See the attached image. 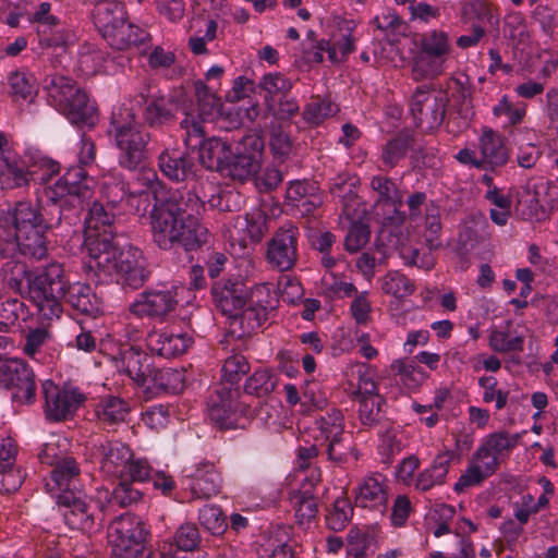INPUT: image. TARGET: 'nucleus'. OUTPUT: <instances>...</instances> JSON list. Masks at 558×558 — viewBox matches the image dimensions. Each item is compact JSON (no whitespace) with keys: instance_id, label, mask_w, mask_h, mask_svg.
Returning a JSON list of instances; mask_svg holds the SVG:
<instances>
[{"instance_id":"obj_58","label":"nucleus","mask_w":558,"mask_h":558,"mask_svg":"<svg viewBox=\"0 0 558 558\" xmlns=\"http://www.w3.org/2000/svg\"><path fill=\"white\" fill-rule=\"evenodd\" d=\"M324 446L326 447L327 459L338 466L348 463L350 458L354 461L359 459L357 451L352 444L348 441L345 434L332 439Z\"/></svg>"},{"instance_id":"obj_18","label":"nucleus","mask_w":558,"mask_h":558,"mask_svg":"<svg viewBox=\"0 0 558 558\" xmlns=\"http://www.w3.org/2000/svg\"><path fill=\"white\" fill-rule=\"evenodd\" d=\"M477 150L484 170L495 171L509 160V150L504 136L489 126H483L477 138Z\"/></svg>"},{"instance_id":"obj_41","label":"nucleus","mask_w":558,"mask_h":558,"mask_svg":"<svg viewBox=\"0 0 558 558\" xmlns=\"http://www.w3.org/2000/svg\"><path fill=\"white\" fill-rule=\"evenodd\" d=\"M8 93L13 101H33L37 95L36 78L24 70H16L8 75Z\"/></svg>"},{"instance_id":"obj_34","label":"nucleus","mask_w":558,"mask_h":558,"mask_svg":"<svg viewBox=\"0 0 558 558\" xmlns=\"http://www.w3.org/2000/svg\"><path fill=\"white\" fill-rule=\"evenodd\" d=\"M201 162L210 170L221 173L227 159L232 155L228 141L211 137L206 140L198 148Z\"/></svg>"},{"instance_id":"obj_51","label":"nucleus","mask_w":558,"mask_h":558,"mask_svg":"<svg viewBox=\"0 0 558 558\" xmlns=\"http://www.w3.org/2000/svg\"><path fill=\"white\" fill-rule=\"evenodd\" d=\"M258 87L266 93L267 110H272L275 98L288 94L292 88V82L281 73H267L260 78Z\"/></svg>"},{"instance_id":"obj_14","label":"nucleus","mask_w":558,"mask_h":558,"mask_svg":"<svg viewBox=\"0 0 558 558\" xmlns=\"http://www.w3.org/2000/svg\"><path fill=\"white\" fill-rule=\"evenodd\" d=\"M114 235L96 231H85L83 253L88 270L98 276L112 274V260L116 257V247L112 244Z\"/></svg>"},{"instance_id":"obj_12","label":"nucleus","mask_w":558,"mask_h":558,"mask_svg":"<svg viewBox=\"0 0 558 558\" xmlns=\"http://www.w3.org/2000/svg\"><path fill=\"white\" fill-rule=\"evenodd\" d=\"M300 230L292 223H286L275 231L267 243L266 260L279 271L291 270L298 260Z\"/></svg>"},{"instance_id":"obj_33","label":"nucleus","mask_w":558,"mask_h":558,"mask_svg":"<svg viewBox=\"0 0 558 558\" xmlns=\"http://www.w3.org/2000/svg\"><path fill=\"white\" fill-rule=\"evenodd\" d=\"M175 104L163 95H154L143 111L144 122L158 129L172 122L175 118Z\"/></svg>"},{"instance_id":"obj_21","label":"nucleus","mask_w":558,"mask_h":558,"mask_svg":"<svg viewBox=\"0 0 558 558\" xmlns=\"http://www.w3.org/2000/svg\"><path fill=\"white\" fill-rule=\"evenodd\" d=\"M158 166L165 177L174 182H184L195 178L196 163L187 151L165 150L158 157Z\"/></svg>"},{"instance_id":"obj_47","label":"nucleus","mask_w":558,"mask_h":558,"mask_svg":"<svg viewBox=\"0 0 558 558\" xmlns=\"http://www.w3.org/2000/svg\"><path fill=\"white\" fill-rule=\"evenodd\" d=\"M147 389L178 392L183 387L182 373L173 368H150Z\"/></svg>"},{"instance_id":"obj_37","label":"nucleus","mask_w":558,"mask_h":558,"mask_svg":"<svg viewBox=\"0 0 558 558\" xmlns=\"http://www.w3.org/2000/svg\"><path fill=\"white\" fill-rule=\"evenodd\" d=\"M414 137L409 132H399L390 137L381 147L380 160L388 169H392L403 160L414 146Z\"/></svg>"},{"instance_id":"obj_50","label":"nucleus","mask_w":558,"mask_h":558,"mask_svg":"<svg viewBox=\"0 0 558 558\" xmlns=\"http://www.w3.org/2000/svg\"><path fill=\"white\" fill-rule=\"evenodd\" d=\"M290 123L274 121L269 129V147L274 156L286 160L293 150V141L288 132Z\"/></svg>"},{"instance_id":"obj_63","label":"nucleus","mask_w":558,"mask_h":558,"mask_svg":"<svg viewBox=\"0 0 558 558\" xmlns=\"http://www.w3.org/2000/svg\"><path fill=\"white\" fill-rule=\"evenodd\" d=\"M204 123L205 122L193 114H186V117L181 121V128L185 131L183 141L187 149H198L206 141Z\"/></svg>"},{"instance_id":"obj_32","label":"nucleus","mask_w":558,"mask_h":558,"mask_svg":"<svg viewBox=\"0 0 558 558\" xmlns=\"http://www.w3.org/2000/svg\"><path fill=\"white\" fill-rule=\"evenodd\" d=\"M371 187L377 194V203L395 207V215L390 218L393 223L401 225L405 221V213L399 208L403 204V196L397 189L395 182L385 175H375L371 180Z\"/></svg>"},{"instance_id":"obj_7","label":"nucleus","mask_w":558,"mask_h":558,"mask_svg":"<svg viewBox=\"0 0 558 558\" xmlns=\"http://www.w3.org/2000/svg\"><path fill=\"white\" fill-rule=\"evenodd\" d=\"M92 456L100 472L110 478L148 481L151 468L144 459H135L131 448L118 440L102 439L93 444Z\"/></svg>"},{"instance_id":"obj_3","label":"nucleus","mask_w":558,"mask_h":558,"mask_svg":"<svg viewBox=\"0 0 558 558\" xmlns=\"http://www.w3.org/2000/svg\"><path fill=\"white\" fill-rule=\"evenodd\" d=\"M56 225L53 219H45L40 206L31 201H20L0 218V257L14 256L19 251L23 256L41 260L47 256L45 232Z\"/></svg>"},{"instance_id":"obj_31","label":"nucleus","mask_w":558,"mask_h":558,"mask_svg":"<svg viewBox=\"0 0 558 558\" xmlns=\"http://www.w3.org/2000/svg\"><path fill=\"white\" fill-rule=\"evenodd\" d=\"M126 17L125 7L121 2L101 0L95 4L93 10L94 24L104 38Z\"/></svg>"},{"instance_id":"obj_60","label":"nucleus","mask_w":558,"mask_h":558,"mask_svg":"<svg viewBox=\"0 0 558 558\" xmlns=\"http://www.w3.org/2000/svg\"><path fill=\"white\" fill-rule=\"evenodd\" d=\"M355 400L359 402L357 413L361 423L368 427L378 424L383 417L384 399L379 395H373V397H361Z\"/></svg>"},{"instance_id":"obj_17","label":"nucleus","mask_w":558,"mask_h":558,"mask_svg":"<svg viewBox=\"0 0 558 558\" xmlns=\"http://www.w3.org/2000/svg\"><path fill=\"white\" fill-rule=\"evenodd\" d=\"M178 305L177 292L173 289H149L142 292L130 305V311L138 317L165 319Z\"/></svg>"},{"instance_id":"obj_10","label":"nucleus","mask_w":558,"mask_h":558,"mask_svg":"<svg viewBox=\"0 0 558 558\" xmlns=\"http://www.w3.org/2000/svg\"><path fill=\"white\" fill-rule=\"evenodd\" d=\"M207 411L210 421L216 426L221 429H229L236 425L239 414H246L247 407L240 400L238 388L220 383L208 398Z\"/></svg>"},{"instance_id":"obj_45","label":"nucleus","mask_w":558,"mask_h":558,"mask_svg":"<svg viewBox=\"0 0 558 558\" xmlns=\"http://www.w3.org/2000/svg\"><path fill=\"white\" fill-rule=\"evenodd\" d=\"M278 378L268 368L256 369L244 383L243 390L247 396L258 399L268 397L277 387Z\"/></svg>"},{"instance_id":"obj_40","label":"nucleus","mask_w":558,"mask_h":558,"mask_svg":"<svg viewBox=\"0 0 558 558\" xmlns=\"http://www.w3.org/2000/svg\"><path fill=\"white\" fill-rule=\"evenodd\" d=\"M96 416L106 426H112L125 421L130 413L129 403L116 396H106L96 405Z\"/></svg>"},{"instance_id":"obj_15","label":"nucleus","mask_w":558,"mask_h":558,"mask_svg":"<svg viewBox=\"0 0 558 558\" xmlns=\"http://www.w3.org/2000/svg\"><path fill=\"white\" fill-rule=\"evenodd\" d=\"M148 533L144 525H114L108 532L114 558H150L145 553Z\"/></svg>"},{"instance_id":"obj_56","label":"nucleus","mask_w":558,"mask_h":558,"mask_svg":"<svg viewBox=\"0 0 558 558\" xmlns=\"http://www.w3.org/2000/svg\"><path fill=\"white\" fill-rule=\"evenodd\" d=\"M196 99L199 118L203 122L213 121L220 112L221 102L204 83L196 84Z\"/></svg>"},{"instance_id":"obj_43","label":"nucleus","mask_w":558,"mask_h":558,"mask_svg":"<svg viewBox=\"0 0 558 558\" xmlns=\"http://www.w3.org/2000/svg\"><path fill=\"white\" fill-rule=\"evenodd\" d=\"M315 191L316 186L307 181H293L287 189L286 198L293 206L301 207L304 213L310 214L322 203Z\"/></svg>"},{"instance_id":"obj_19","label":"nucleus","mask_w":558,"mask_h":558,"mask_svg":"<svg viewBox=\"0 0 558 558\" xmlns=\"http://www.w3.org/2000/svg\"><path fill=\"white\" fill-rule=\"evenodd\" d=\"M112 48L118 50L136 49L140 53H146L151 46L150 34L128 21L113 28V31L104 38Z\"/></svg>"},{"instance_id":"obj_5","label":"nucleus","mask_w":558,"mask_h":558,"mask_svg":"<svg viewBox=\"0 0 558 558\" xmlns=\"http://www.w3.org/2000/svg\"><path fill=\"white\" fill-rule=\"evenodd\" d=\"M108 135L122 168L134 171L145 162L151 137L131 108L121 106L112 111Z\"/></svg>"},{"instance_id":"obj_30","label":"nucleus","mask_w":558,"mask_h":558,"mask_svg":"<svg viewBox=\"0 0 558 558\" xmlns=\"http://www.w3.org/2000/svg\"><path fill=\"white\" fill-rule=\"evenodd\" d=\"M268 294L269 289L266 284L256 287L252 291V303L239 312L238 318L241 325L248 331L259 328L267 319L268 308L272 306L269 301L263 300L262 296H268Z\"/></svg>"},{"instance_id":"obj_6","label":"nucleus","mask_w":558,"mask_h":558,"mask_svg":"<svg viewBox=\"0 0 558 558\" xmlns=\"http://www.w3.org/2000/svg\"><path fill=\"white\" fill-rule=\"evenodd\" d=\"M46 88L49 102L72 124L78 128L97 124L99 116L95 101L72 78L53 75Z\"/></svg>"},{"instance_id":"obj_53","label":"nucleus","mask_w":558,"mask_h":558,"mask_svg":"<svg viewBox=\"0 0 558 558\" xmlns=\"http://www.w3.org/2000/svg\"><path fill=\"white\" fill-rule=\"evenodd\" d=\"M524 339L523 335L511 333L510 330L493 329L488 344L497 353H518L523 351Z\"/></svg>"},{"instance_id":"obj_24","label":"nucleus","mask_w":558,"mask_h":558,"mask_svg":"<svg viewBox=\"0 0 558 558\" xmlns=\"http://www.w3.org/2000/svg\"><path fill=\"white\" fill-rule=\"evenodd\" d=\"M244 286L239 281H220L211 288V294L216 306L222 314L238 318L239 312L245 305Z\"/></svg>"},{"instance_id":"obj_57","label":"nucleus","mask_w":558,"mask_h":558,"mask_svg":"<svg viewBox=\"0 0 558 558\" xmlns=\"http://www.w3.org/2000/svg\"><path fill=\"white\" fill-rule=\"evenodd\" d=\"M390 371L399 377V381L409 389H416L425 378V374L420 366L407 362L405 360H395L390 364Z\"/></svg>"},{"instance_id":"obj_44","label":"nucleus","mask_w":558,"mask_h":558,"mask_svg":"<svg viewBox=\"0 0 558 558\" xmlns=\"http://www.w3.org/2000/svg\"><path fill=\"white\" fill-rule=\"evenodd\" d=\"M448 59L434 57L420 49L413 58L412 76L414 81L434 78L444 73Z\"/></svg>"},{"instance_id":"obj_27","label":"nucleus","mask_w":558,"mask_h":558,"mask_svg":"<svg viewBox=\"0 0 558 558\" xmlns=\"http://www.w3.org/2000/svg\"><path fill=\"white\" fill-rule=\"evenodd\" d=\"M454 458L453 451L446 450L438 453L433 463L418 473L414 480V487L418 492H428L446 483L449 469Z\"/></svg>"},{"instance_id":"obj_36","label":"nucleus","mask_w":558,"mask_h":558,"mask_svg":"<svg viewBox=\"0 0 558 558\" xmlns=\"http://www.w3.org/2000/svg\"><path fill=\"white\" fill-rule=\"evenodd\" d=\"M44 196L46 201L51 204L58 211L56 226L60 225L62 215L65 208L77 209L82 206L83 201L74 195L66 184L60 178L53 184L45 187Z\"/></svg>"},{"instance_id":"obj_38","label":"nucleus","mask_w":558,"mask_h":558,"mask_svg":"<svg viewBox=\"0 0 558 558\" xmlns=\"http://www.w3.org/2000/svg\"><path fill=\"white\" fill-rule=\"evenodd\" d=\"M548 187V182L527 185L518 201V210L527 220H542L546 217V209L541 193Z\"/></svg>"},{"instance_id":"obj_46","label":"nucleus","mask_w":558,"mask_h":558,"mask_svg":"<svg viewBox=\"0 0 558 558\" xmlns=\"http://www.w3.org/2000/svg\"><path fill=\"white\" fill-rule=\"evenodd\" d=\"M61 179L83 203L92 197L95 181L87 175L83 166L78 165L69 168Z\"/></svg>"},{"instance_id":"obj_2","label":"nucleus","mask_w":558,"mask_h":558,"mask_svg":"<svg viewBox=\"0 0 558 558\" xmlns=\"http://www.w3.org/2000/svg\"><path fill=\"white\" fill-rule=\"evenodd\" d=\"M62 299L76 312L95 317L101 312V301L89 284L66 283L59 263L47 265L28 281V300L36 307L41 323L48 324L62 314Z\"/></svg>"},{"instance_id":"obj_20","label":"nucleus","mask_w":558,"mask_h":558,"mask_svg":"<svg viewBox=\"0 0 558 558\" xmlns=\"http://www.w3.org/2000/svg\"><path fill=\"white\" fill-rule=\"evenodd\" d=\"M116 367L125 373L138 386L148 384V374L151 368L150 356L137 347L122 348L114 357Z\"/></svg>"},{"instance_id":"obj_28","label":"nucleus","mask_w":558,"mask_h":558,"mask_svg":"<svg viewBox=\"0 0 558 558\" xmlns=\"http://www.w3.org/2000/svg\"><path fill=\"white\" fill-rule=\"evenodd\" d=\"M359 179L350 174L338 175L330 185V193L342 204V214L350 220L361 219L356 184Z\"/></svg>"},{"instance_id":"obj_54","label":"nucleus","mask_w":558,"mask_h":558,"mask_svg":"<svg viewBox=\"0 0 558 558\" xmlns=\"http://www.w3.org/2000/svg\"><path fill=\"white\" fill-rule=\"evenodd\" d=\"M420 49L434 57L449 59L452 47L447 32L433 29L421 36Z\"/></svg>"},{"instance_id":"obj_42","label":"nucleus","mask_w":558,"mask_h":558,"mask_svg":"<svg viewBox=\"0 0 558 558\" xmlns=\"http://www.w3.org/2000/svg\"><path fill=\"white\" fill-rule=\"evenodd\" d=\"M37 174V170H27L23 160L15 155L0 166V182L8 189L25 186Z\"/></svg>"},{"instance_id":"obj_61","label":"nucleus","mask_w":558,"mask_h":558,"mask_svg":"<svg viewBox=\"0 0 558 558\" xmlns=\"http://www.w3.org/2000/svg\"><path fill=\"white\" fill-rule=\"evenodd\" d=\"M548 505V497L542 494L537 499L531 494L523 495L520 500L513 504V515L520 523H526L534 519V514Z\"/></svg>"},{"instance_id":"obj_29","label":"nucleus","mask_w":558,"mask_h":558,"mask_svg":"<svg viewBox=\"0 0 558 558\" xmlns=\"http://www.w3.org/2000/svg\"><path fill=\"white\" fill-rule=\"evenodd\" d=\"M320 481V474H312L305 477L302 484V490H293L290 494V502L295 510L296 523H304L315 518L317 512V502L313 496L314 486Z\"/></svg>"},{"instance_id":"obj_48","label":"nucleus","mask_w":558,"mask_h":558,"mask_svg":"<svg viewBox=\"0 0 558 558\" xmlns=\"http://www.w3.org/2000/svg\"><path fill=\"white\" fill-rule=\"evenodd\" d=\"M383 293L398 300L410 296L415 291V284L398 270H390L378 280Z\"/></svg>"},{"instance_id":"obj_25","label":"nucleus","mask_w":558,"mask_h":558,"mask_svg":"<svg viewBox=\"0 0 558 558\" xmlns=\"http://www.w3.org/2000/svg\"><path fill=\"white\" fill-rule=\"evenodd\" d=\"M302 425L304 429L312 432L314 440L322 446L344 435V416L337 408H331L325 414L316 417L312 425H306V422H302Z\"/></svg>"},{"instance_id":"obj_59","label":"nucleus","mask_w":558,"mask_h":558,"mask_svg":"<svg viewBox=\"0 0 558 558\" xmlns=\"http://www.w3.org/2000/svg\"><path fill=\"white\" fill-rule=\"evenodd\" d=\"M493 114L496 118L505 117L507 120L505 126H514L523 121L526 114V105L513 102L509 96L504 95L498 104L494 106Z\"/></svg>"},{"instance_id":"obj_16","label":"nucleus","mask_w":558,"mask_h":558,"mask_svg":"<svg viewBox=\"0 0 558 558\" xmlns=\"http://www.w3.org/2000/svg\"><path fill=\"white\" fill-rule=\"evenodd\" d=\"M117 272L122 284L132 289L141 288L148 278L146 260L142 251L133 245H125L112 260V272Z\"/></svg>"},{"instance_id":"obj_35","label":"nucleus","mask_w":558,"mask_h":558,"mask_svg":"<svg viewBox=\"0 0 558 558\" xmlns=\"http://www.w3.org/2000/svg\"><path fill=\"white\" fill-rule=\"evenodd\" d=\"M101 194L111 209L121 206L124 211L134 208V202L141 195L140 193L128 192L126 183L114 177L105 179Z\"/></svg>"},{"instance_id":"obj_13","label":"nucleus","mask_w":558,"mask_h":558,"mask_svg":"<svg viewBox=\"0 0 558 558\" xmlns=\"http://www.w3.org/2000/svg\"><path fill=\"white\" fill-rule=\"evenodd\" d=\"M45 413L48 418L62 421L72 415L86 400L84 393L73 387H58L51 380L41 384Z\"/></svg>"},{"instance_id":"obj_11","label":"nucleus","mask_w":558,"mask_h":558,"mask_svg":"<svg viewBox=\"0 0 558 558\" xmlns=\"http://www.w3.org/2000/svg\"><path fill=\"white\" fill-rule=\"evenodd\" d=\"M264 143L255 134L243 136L227 159L221 174L233 180L245 181L252 178L259 169V157Z\"/></svg>"},{"instance_id":"obj_4","label":"nucleus","mask_w":558,"mask_h":558,"mask_svg":"<svg viewBox=\"0 0 558 558\" xmlns=\"http://www.w3.org/2000/svg\"><path fill=\"white\" fill-rule=\"evenodd\" d=\"M41 463L52 465L50 478L46 488L57 500V510L65 523L73 521H94L96 518L89 513L90 506L83 498L80 481V468L71 457L58 458L57 445L47 442L38 453Z\"/></svg>"},{"instance_id":"obj_49","label":"nucleus","mask_w":558,"mask_h":558,"mask_svg":"<svg viewBox=\"0 0 558 558\" xmlns=\"http://www.w3.org/2000/svg\"><path fill=\"white\" fill-rule=\"evenodd\" d=\"M85 231H96L114 235V214L108 210L104 204L94 202L85 218Z\"/></svg>"},{"instance_id":"obj_39","label":"nucleus","mask_w":558,"mask_h":558,"mask_svg":"<svg viewBox=\"0 0 558 558\" xmlns=\"http://www.w3.org/2000/svg\"><path fill=\"white\" fill-rule=\"evenodd\" d=\"M268 216L260 208H253L244 217H238L235 228L244 233L240 240L246 245V240L252 243L259 242L268 231Z\"/></svg>"},{"instance_id":"obj_9","label":"nucleus","mask_w":558,"mask_h":558,"mask_svg":"<svg viewBox=\"0 0 558 558\" xmlns=\"http://www.w3.org/2000/svg\"><path fill=\"white\" fill-rule=\"evenodd\" d=\"M447 104L448 99L442 92L421 85L411 97L410 111L417 126L433 131L441 125Z\"/></svg>"},{"instance_id":"obj_52","label":"nucleus","mask_w":558,"mask_h":558,"mask_svg":"<svg viewBox=\"0 0 558 558\" xmlns=\"http://www.w3.org/2000/svg\"><path fill=\"white\" fill-rule=\"evenodd\" d=\"M521 434H510L506 430L495 432L483 438L482 445L486 447L498 460L508 457L518 446Z\"/></svg>"},{"instance_id":"obj_23","label":"nucleus","mask_w":558,"mask_h":558,"mask_svg":"<svg viewBox=\"0 0 558 558\" xmlns=\"http://www.w3.org/2000/svg\"><path fill=\"white\" fill-rule=\"evenodd\" d=\"M148 349L159 356L170 359L182 354L191 345L192 339L187 333L169 330H154L146 337Z\"/></svg>"},{"instance_id":"obj_8","label":"nucleus","mask_w":558,"mask_h":558,"mask_svg":"<svg viewBox=\"0 0 558 558\" xmlns=\"http://www.w3.org/2000/svg\"><path fill=\"white\" fill-rule=\"evenodd\" d=\"M0 387L12 393L19 403L32 404L36 399V376L22 359H4L0 362Z\"/></svg>"},{"instance_id":"obj_26","label":"nucleus","mask_w":558,"mask_h":558,"mask_svg":"<svg viewBox=\"0 0 558 558\" xmlns=\"http://www.w3.org/2000/svg\"><path fill=\"white\" fill-rule=\"evenodd\" d=\"M388 500L386 477L380 473L366 476L357 487L355 504L362 508L386 509Z\"/></svg>"},{"instance_id":"obj_1","label":"nucleus","mask_w":558,"mask_h":558,"mask_svg":"<svg viewBox=\"0 0 558 558\" xmlns=\"http://www.w3.org/2000/svg\"><path fill=\"white\" fill-rule=\"evenodd\" d=\"M205 203L191 191L175 190L166 198H157L149 218L153 240L161 250L182 246L186 252L208 244L211 233L201 223Z\"/></svg>"},{"instance_id":"obj_64","label":"nucleus","mask_w":558,"mask_h":558,"mask_svg":"<svg viewBox=\"0 0 558 558\" xmlns=\"http://www.w3.org/2000/svg\"><path fill=\"white\" fill-rule=\"evenodd\" d=\"M374 538L357 526L351 529L348 534V554L354 558H366L368 553L374 551Z\"/></svg>"},{"instance_id":"obj_62","label":"nucleus","mask_w":558,"mask_h":558,"mask_svg":"<svg viewBox=\"0 0 558 558\" xmlns=\"http://www.w3.org/2000/svg\"><path fill=\"white\" fill-rule=\"evenodd\" d=\"M250 363L244 355L240 353L229 355L221 368L222 383L233 386L250 372Z\"/></svg>"},{"instance_id":"obj_55","label":"nucleus","mask_w":558,"mask_h":558,"mask_svg":"<svg viewBox=\"0 0 558 558\" xmlns=\"http://www.w3.org/2000/svg\"><path fill=\"white\" fill-rule=\"evenodd\" d=\"M7 258L8 260L1 266L0 276L9 288L21 292L24 280L26 279L28 282L29 279H33L36 275L31 276L27 266L22 262L13 259V256Z\"/></svg>"},{"instance_id":"obj_22","label":"nucleus","mask_w":558,"mask_h":558,"mask_svg":"<svg viewBox=\"0 0 558 558\" xmlns=\"http://www.w3.org/2000/svg\"><path fill=\"white\" fill-rule=\"evenodd\" d=\"M186 486L195 498H210L220 493L222 477L215 465L209 462L199 463L187 476Z\"/></svg>"}]
</instances>
